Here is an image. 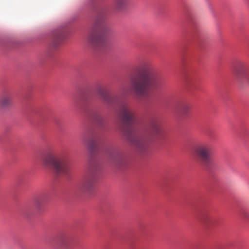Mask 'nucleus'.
<instances>
[{
  "mask_svg": "<svg viewBox=\"0 0 249 249\" xmlns=\"http://www.w3.org/2000/svg\"><path fill=\"white\" fill-rule=\"evenodd\" d=\"M137 71L139 76L132 79V89L137 97L146 98L151 88L156 84L157 73L151 64L147 62L140 64Z\"/></svg>",
  "mask_w": 249,
  "mask_h": 249,
  "instance_id": "nucleus-1",
  "label": "nucleus"
},
{
  "mask_svg": "<svg viewBox=\"0 0 249 249\" xmlns=\"http://www.w3.org/2000/svg\"><path fill=\"white\" fill-rule=\"evenodd\" d=\"M97 33H91L89 36V43L95 47L102 46L106 42V34L109 31V28L104 19L100 17L95 21Z\"/></svg>",
  "mask_w": 249,
  "mask_h": 249,
  "instance_id": "nucleus-2",
  "label": "nucleus"
},
{
  "mask_svg": "<svg viewBox=\"0 0 249 249\" xmlns=\"http://www.w3.org/2000/svg\"><path fill=\"white\" fill-rule=\"evenodd\" d=\"M42 162L46 167H51L57 175L66 174L68 167L63 159L56 156L53 152L47 153L42 158Z\"/></svg>",
  "mask_w": 249,
  "mask_h": 249,
  "instance_id": "nucleus-3",
  "label": "nucleus"
},
{
  "mask_svg": "<svg viewBox=\"0 0 249 249\" xmlns=\"http://www.w3.org/2000/svg\"><path fill=\"white\" fill-rule=\"evenodd\" d=\"M119 111L122 123L126 129H129L135 121V112L125 103L119 105Z\"/></svg>",
  "mask_w": 249,
  "mask_h": 249,
  "instance_id": "nucleus-4",
  "label": "nucleus"
},
{
  "mask_svg": "<svg viewBox=\"0 0 249 249\" xmlns=\"http://www.w3.org/2000/svg\"><path fill=\"white\" fill-rule=\"evenodd\" d=\"M195 153L205 165H207L211 163L210 147L208 145L198 146L195 149Z\"/></svg>",
  "mask_w": 249,
  "mask_h": 249,
  "instance_id": "nucleus-5",
  "label": "nucleus"
},
{
  "mask_svg": "<svg viewBox=\"0 0 249 249\" xmlns=\"http://www.w3.org/2000/svg\"><path fill=\"white\" fill-rule=\"evenodd\" d=\"M129 140L132 144L138 150L142 152L147 147V141L142 137L134 133L129 137Z\"/></svg>",
  "mask_w": 249,
  "mask_h": 249,
  "instance_id": "nucleus-6",
  "label": "nucleus"
},
{
  "mask_svg": "<svg viewBox=\"0 0 249 249\" xmlns=\"http://www.w3.org/2000/svg\"><path fill=\"white\" fill-rule=\"evenodd\" d=\"M96 178L90 176L85 178L80 184L79 187L82 191L90 193L94 188Z\"/></svg>",
  "mask_w": 249,
  "mask_h": 249,
  "instance_id": "nucleus-7",
  "label": "nucleus"
},
{
  "mask_svg": "<svg viewBox=\"0 0 249 249\" xmlns=\"http://www.w3.org/2000/svg\"><path fill=\"white\" fill-rule=\"evenodd\" d=\"M97 93L101 99L106 104L108 105L116 104V99L114 97L109 95L105 89L102 88H99L97 89Z\"/></svg>",
  "mask_w": 249,
  "mask_h": 249,
  "instance_id": "nucleus-8",
  "label": "nucleus"
},
{
  "mask_svg": "<svg viewBox=\"0 0 249 249\" xmlns=\"http://www.w3.org/2000/svg\"><path fill=\"white\" fill-rule=\"evenodd\" d=\"M13 104L12 96L9 93L4 94L0 97V108L5 109Z\"/></svg>",
  "mask_w": 249,
  "mask_h": 249,
  "instance_id": "nucleus-9",
  "label": "nucleus"
},
{
  "mask_svg": "<svg viewBox=\"0 0 249 249\" xmlns=\"http://www.w3.org/2000/svg\"><path fill=\"white\" fill-rule=\"evenodd\" d=\"M148 132L151 135H158L161 132V129L158 123L153 121L151 122L149 125Z\"/></svg>",
  "mask_w": 249,
  "mask_h": 249,
  "instance_id": "nucleus-10",
  "label": "nucleus"
},
{
  "mask_svg": "<svg viewBox=\"0 0 249 249\" xmlns=\"http://www.w3.org/2000/svg\"><path fill=\"white\" fill-rule=\"evenodd\" d=\"M111 158L118 164H123L124 161V156L121 152L115 151L111 154Z\"/></svg>",
  "mask_w": 249,
  "mask_h": 249,
  "instance_id": "nucleus-11",
  "label": "nucleus"
},
{
  "mask_svg": "<svg viewBox=\"0 0 249 249\" xmlns=\"http://www.w3.org/2000/svg\"><path fill=\"white\" fill-rule=\"evenodd\" d=\"M234 72L236 77L241 80L246 72V68L243 64H240L238 66L235 68Z\"/></svg>",
  "mask_w": 249,
  "mask_h": 249,
  "instance_id": "nucleus-12",
  "label": "nucleus"
},
{
  "mask_svg": "<svg viewBox=\"0 0 249 249\" xmlns=\"http://www.w3.org/2000/svg\"><path fill=\"white\" fill-rule=\"evenodd\" d=\"M47 201V196L45 195H42L35 198L34 204L37 209H40L45 204Z\"/></svg>",
  "mask_w": 249,
  "mask_h": 249,
  "instance_id": "nucleus-13",
  "label": "nucleus"
},
{
  "mask_svg": "<svg viewBox=\"0 0 249 249\" xmlns=\"http://www.w3.org/2000/svg\"><path fill=\"white\" fill-rule=\"evenodd\" d=\"M71 238L67 235L61 236L59 239V244L64 247H68L71 244Z\"/></svg>",
  "mask_w": 249,
  "mask_h": 249,
  "instance_id": "nucleus-14",
  "label": "nucleus"
},
{
  "mask_svg": "<svg viewBox=\"0 0 249 249\" xmlns=\"http://www.w3.org/2000/svg\"><path fill=\"white\" fill-rule=\"evenodd\" d=\"M129 0H115L114 6L115 8L117 10H122L124 8Z\"/></svg>",
  "mask_w": 249,
  "mask_h": 249,
  "instance_id": "nucleus-15",
  "label": "nucleus"
},
{
  "mask_svg": "<svg viewBox=\"0 0 249 249\" xmlns=\"http://www.w3.org/2000/svg\"><path fill=\"white\" fill-rule=\"evenodd\" d=\"M63 35L60 33H58L55 35L54 36L53 43L54 45H57L59 44L63 40Z\"/></svg>",
  "mask_w": 249,
  "mask_h": 249,
  "instance_id": "nucleus-16",
  "label": "nucleus"
},
{
  "mask_svg": "<svg viewBox=\"0 0 249 249\" xmlns=\"http://www.w3.org/2000/svg\"><path fill=\"white\" fill-rule=\"evenodd\" d=\"M190 108L188 105H184L181 107V112L183 114H186L188 112Z\"/></svg>",
  "mask_w": 249,
  "mask_h": 249,
  "instance_id": "nucleus-17",
  "label": "nucleus"
},
{
  "mask_svg": "<svg viewBox=\"0 0 249 249\" xmlns=\"http://www.w3.org/2000/svg\"><path fill=\"white\" fill-rule=\"evenodd\" d=\"M205 221L206 223H207V224H212L213 222L211 220H205Z\"/></svg>",
  "mask_w": 249,
  "mask_h": 249,
  "instance_id": "nucleus-18",
  "label": "nucleus"
},
{
  "mask_svg": "<svg viewBox=\"0 0 249 249\" xmlns=\"http://www.w3.org/2000/svg\"><path fill=\"white\" fill-rule=\"evenodd\" d=\"M88 144H89V145L91 147H93V144H93V142H92V143H90V142H89Z\"/></svg>",
  "mask_w": 249,
  "mask_h": 249,
  "instance_id": "nucleus-19",
  "label": "nucleus"
},
{
  "mask_svg": "<svg viewBox=\"0 0 249 249\" xmlns=\"http://www.w3.org/2000/svg\"><path fill=\"white\" fill-rule=\"evenodd\" d=\"M186 82H187L188 84H190V81H189V79H187V80H186Z\"/></svg>",
  "mask_w": 249,
  "mask_h": 249,
  "instance_id": "nucleus-20",
  "label": "nucleus"
}]
</instances>
